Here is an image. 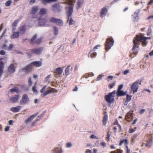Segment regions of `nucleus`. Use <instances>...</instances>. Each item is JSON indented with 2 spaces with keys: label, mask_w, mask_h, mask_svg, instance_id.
<instances>
[{
  "label": "nucleus",
  "mask_w": 153,
  "mask_h": 153,
  "mask_svg": "<svg viewBox=\"0 0 153 153\" xmlns=\"http://www.w3.org/2000/svg\"><path fill=\"white\" fill-rule=\"evenodd\" d=\"M110 153H123V152L122 150L117 149L116 150L111 151Z\"/></svg>",
  "instance_id": "33"
},
{
  "label": "nucleus",
  "mask_w": 153,
  "mask_h": 153,
  "mask_svg": "<svg viewBox=\"0 0 153 153\" xmlns=\"http://www.w3.org/2000/svg\"><path fill=\"white\" fill-rule=\"evenodd\" d=\"M0 54L4 55L5 54V52L3 50H1L0 51Z\"/></svg>",
  "instance_id": "63"
},
{
  "label": "nucleus",
  "mask_w": 153,
  "mask_h": 153,
  "mask_svg": "<svg viewBox=\"0 0 153 153\" xmlns=\"http://www.w3.org/2000/svg\"><path fill=\"white\" fill-rule=\"evenodd\" d=\"M46 20L39 19V20L38 25L40 26L44 25L45 26H47L46 25Z\"/></svg>",
  "instance_id": "19"
},
{
  "label": "nucleus",
  "mask_w": 153,
  "mask_h": 153,
  "mask_svg": "<svg viewBox=\"0 0 153 153\" xmlns=\"http://www.w3.org/2000/svg\"><path fill=\"white\" fill-rule=\"evenodd\" d=\"M123 87V85H120L117 89V90H121L122 89Z\"/></svg>",
  "instance_id": "57"
},
{
  "label": "nucleus",
  "mask_w": 153,
  "mask_h": 153,
  "mask_svg": "<svg viewBox=\"0 0 153 153\" xmlns=\"http://www.w3.org/2000/svg\"><path fill=\"white\" fill-rule=\"evenodd\" d=\"M102 76L101 75H100L97 77V80L98 81L100 80L102 78Z\"/></svg>",
  "instance_id": "56"
},
{
  "label": "nucleus",
  "mask_w": 153,
  "mask_h": 153,
  "mask_svg": "<svg viewBox=\"0 0 153 153\" xmlns=\"http://www.w3.org/2000/svg\"><path fill=\"white\" fill-rule=\"evenodd\" d=\"M127 93V92L126 91L124 92L123 90H117V97H121L125 96L126 94Z\"/></svg>",
  "instance_id": "16"
},
{
  "label": "nucleus",
  "mask_w": 153,
  "mask_h": 153,
  "mask_svg": "<svg viewBox=\"0 0 153 153\" xmlns=\"http://www.w3.org/2000/svg\"><path fill=\"white\" fill-rule=\"evenodd\" d=\"M53 92V90L51 89L48 90L46 91L43 93L42 94H41V97H44L50 93H52Z\"/></svg>",
  "instance_id": "22"
},
{
  "label": "nucleus",
  "mask_w": 153,
  "mask_h": 153,
  "mask_svg": "<svg viewBox=\"0 0 153 153\" xmlns=\"http://www.w3.org/2000/svg\"><path fill=\"white\" fill-rule=\"evenodd\" d=\"M38 114V113H37L34 114H33L30 116L25 121V122L26 123H27L31 121Z\"/></svg>",
  "instance_id": "15"
},
{
  "label": "nucleus",
  "mask_w": 153,
  "mask_h": 153,
  "mask_svg": "<svg viewBox=\"0 0 153 153\" xmlns=\"http://www.w3.org/2000/svg\"><path fill=\"white\" fill-rule=\"evenodd\" d=\"M108 119V116L107 115H105L103 117V125H105L107 123Z\"/></svg>",
  "instance_id": "31"
},
{
  "label": "nucleus",
  "mask_w": 153,
  "mask_h": 153,
  "mask_svg": "<svg viewBox=\"0 0 153 153\" xmlns=\"http://www.w3.org/2000/svg\"><path fill=\"white\" fill-rule=\"evenodd\" d=\"M42 39L41 38H39L36 40V43L35 44H39L41 42Z\"/></svg>",
  "instance_id": "52"
},
{
  "label": "nucleus",
  "mask_w": 153,
  "mask_h": 153,
  "mask_svg": "<svg viewBox=\"0 0 153 153\" xmlns=\"http://www.w3.org/2000/svg\"><path fill=\"white\" fill-rule=\"evenodd\" d=\"M123 143L125 144L127 146L128 144V141L127 139H123L120 141L119 144V146H121Z\"/></svg>",
  "instance_id": "27"
},
{
  "label": "nucleus",
  "mask_w": 153,
  "mask_h": 153,
  "mask_svg": "<svg viewBox=\"0 0 153 153\" xmlns=\"http://www.w3.org/2000/svg\"><path fill=\"white\" fill-rule=\"evenodd\" d=\"M70 74L69 73V70L68 68H66L65 69V74L66 75V76H67Z\"/></svg>",
  "instance_id": "43"
},
{
  "label": "nucleus",
  "mask_w": 153,
  "mask_h": 153,
  "mask_svg": "<svg viewBox=\"0 0 153 153\" xmlns=\"http://www.w3.org/2000/svg\"><path fill=\"white\" fill-rule=\"evenodd\" d=\"M10 91L13 92H16L17 93H19V91L18 88L16 87H15L12 89H11L10 90Z\"/></svg>",
  "instance_id": "34"
},
{
  "label": "nucleus",
  "mask_w": 153,
  "mask_h": 153,
  "mask_svg": "<svg viewBox=\"0 0 153 153\" xmlns=\"http://www.w3.org/2000/svg\"><path fill=\"white\" fill-rule=\"evenodd\" d=\"M28 85L30 86L32 85V82L31 81V77H30L28 79Z\"/></svg>",
  "instance_id": "51"
},
{
  "label": "nucleus",
  "mask_w": 153,
  "mask_h": 153,
  "mask_svg": "<svg viewBox=\"0 0 153 153\" xmlns=\"http://www.w3.org/2000/svg\"><path fill=\"white\" fill-rule=\"evenodd\" d=\"M42 63L40 61H34L29 65V66H40L42 65Z\"/></svg>",
  "instance_id": "13"
},
{
  "label": "nucleus",
  "mask_w": 153,
  "mask_h": 153,
  "mask_svg": "<svg viewBox=\"0 0 153 153\" xmlns=\"http://www.w3.org/2000/svg\"><path fill=\"white\" fill-rule=\"evenodd\" d=\"M152 139L150 138L146 141V144L145 146L147 147L148 148H149L152 146Z\"/></svg>",
  "instance_id": "24"
},
{
  "label": "nucleus",
  "mask_w": 153,
  "mask_h": 153,
  "mask_svg": "<svg viewBox=\"0 0 153 153\" xmlns=\"http://www.w3.org/2000/svg\"><path fill=\"white\" fill-rule=\"evenodd\" d=\"M129 72V70L128 69L125 70L123 72V74L124 75H126Z\"/></svg>",
  "instance_id": "59"
},
{
  "label": "nucleus",
  "mask_w": 153,
  "mask_h": 153,
  "mask_svg": "<svg viewBox=\"0 0 153 153\" xmlns=\"http://www.w3.org/2000/svg\"><path fill=\"white\" fill-rule=\"evenodd\" d=\"M19 21L18 20H15L13 23L12 25L13 29L14 30H15L16 28L15 27H16L18 24V23Z\"/></svg>",
  "instance_id": "32"
},
{
  "label": "nucleus",
  "mask_w": 153,
  "mask_h": 153,
  "mask_svg": "<svg viewBox=\"0 0 153 153\" xmlns=\"http://www.w3.org/2000/svg\"><path fill=\"white\" fill-rule=\"evenodd\" d=\"M0 68V77L1 76L3 72V69L2 68Z\"/></svg>",
  "instance_id": "58"
},
{
  "label": "nucleus",
  "mask_w": 153,
  "mask_h": 153,
  "mask_svg": "<svg viewBox=\"0 0 153 153\" xmlns=\"http://www.w3.org/2000/svg\"><path fill=\"white\" fill-rule=\"evenodd\" d=\"M75 0H68V2L70 5V7L72 5L73 6L74 5L73 3L75 2Z\"/></svg>",
  "instance_id": "40"
},
{
  "label": "nucleus",
  "mask_w": 153,
  "mask_h": 153,
  "mask_svg": "<svg viewBox=\"0 0 153 153\" xmlns=\"http://www.w3.org/2000/svg\"><path fill=\"white\" fill-rule=\"evenodd\" d=\"M108 12V10L106 7H103L101 10L100 16L102 18L104 17Z\"/></svg>",
  "instance_id": "10"
},
{
  "label": "nucleus",
  "mask_w": 153,
  "mask_h": 153,
  "mask_svg": "<svg viewBox=\"0 0 153 153\" xmlns=\"http://www.w3.org/2000/svg\"><path fill=\"white\" fill-rule=\"evenodd\" d=\"M29 101V98L28 96L25 94H24L20 101V104L21 105H24L27 103Z\"/></svg>",
  "instance_id": "7"
},
{
  "label": "nucleus",
  "mask_w": 153,
  "mask_h": 153,
  "mask_svg": "<svg viewBox=\"0 0 153 153\" xmlns=\"http://www.w3.org/2000/svg\"><path fill=\"white\" fill-rule=\"evenodd\" d=\"M57 0H41V1L42 3L43 4L45 5L47 3L56 1Z\"/></svg>",
  "instance_id": "26"
},
{
  "label": "nucleus",
  "mask_w": 153,
  "mask_h": 153,
  "mask_svg": "<svg viewBox=\"0 0 153 153\" xmlns=\"http://www.w3.org/2000/svg\"><path fill=\"white\" fill-rule=\"evenodd\" d=\"M83 0H78L77 1V9H78L82 5V4L83 3Z\"/></svg>",
  "instance_id": "29"
},
{
  "label": "nucleus",
  "mask_w": 153,
  "mask_h": 153,
  "mask_svg": "<svg viewBox=\"0 0 153 153\" xmlns=\"http://www.w3.org/2000/svg\"><path fill=\"white\" fill-rule=\"evenodd\" d=\"M19 96L18 95H15L11 97L10 98L9 101L12 103L15 102H17L19 98Z\"/></svg>",
  "instance_id": "11"
},
{
  "label": "nucleus",
  "mask_w": 153,
  "mask_h": 153,
  "mask_svg": "<svg viewBox=\"0 0 153 153\" xmlns=\"http://www.w3.org/2000/svg\"><path fill=\"white\" fill-rule=\"evenodd\" d=\"M50 22L55 23L60 26L63 25V23L62 20L55 18L53 17L50 18L49 20Z\"/></svg>",
  "instance_id": "5"
},
{
  "label": "nucleus",
  "mask_w": 153,
  "mask_h": 153,
  "mask_svg": "<svg viewBox=\"0 0 153 153\" xmlns=\"http://www.w3.org/2000/svg\"><path fill=\"white\" fill-rule=\"evenodd\" d=\"M12 3V1L11 0H9L6 1L5 4L7 7L9 6Z\"/></svg>",
  "instance_id": "41"
},
{
  "label": "nucleus",
  "mask_w": 153,
  "mask_h": 153,
  "mask_svg": "<svg viewBox=\"0 0 153 153\" xmlns=\"http://www.w3.org/2000/svg\"><path fill=\"white\" fill-rule=\"evenodd\" d=\"M15 30H12L13 34L11 35V37L12 38L15 39L18 38L19 35V31H15Z\"/></svg>",
  "instance_id": "17"
},
{
  "label": "nucleus",
  "mask_w": 153,
  "mask_h": 153,
  "mask_svg": "<svg viewBox=\"0 0 153 153\" xmlns=\"http://www.w3.org/2000/svg\"><path fill=\"white\" fill-rule=\"evenodd\" d=\"M62 70L61 68H57L56 69L55 72L58 73L59 74H61L62 73Z\"/></svg>",
  "instance_id": "37"
},
{
  "label": "nucleus",
  "mask_w": 153,
  "mask_h": 153,
  "mask_svg": "<svg viewBox=\"0 0 153 153\" xmlns=\"http://www.w3.org/2000/svg\"><path fill=\"white\" fill-rule=\"evenodd\" d=\"M72 146V144L70 143H66V146L67 148H69Z\"/></svg>",
  "instance_id": "55"
},
{
  "label": "nucleus",
  "mask_w": 153,
  "mask_h": 153,
  "mask_svg": "<svg viewBox=\"0 0 153 153\" xmlns=\"http://www.w3.org/2000/svg\"><path fill=\"white\" fill-rule=\"evenodd\" d=\"M145 111V109H142L140 111V113L141 114H142Z\"/></svg>",
  "instance_id": "61"
},
{
  "label": "nucleus",
  "mask_w": 153,
  "mask_h": 153,
  "mask_svg": "<svg viewBox=\"0 0 153 153\" xmlns=\"http://www.w3.org/2000/svg\"><path fill=\"white\" fill-rule=\"evenodd\" d=\"M62 8V7L58 4H54L52 7V10L55 12H59L60 11Z\"/></svg>",
  "instance_id": "8"
},
{
  "label": "nucleus",
  "mask_w": 153,
  "mask_h": 153,
  "mask_svg": "<svg viewBox=\"0 0 153 153\" xmlns=\"http://www.w3.org/2000/svg\"><path fill=\"white\" fill-rule=\"evenodd\" d=\"M39 10V7L38 6H34L32 7L30 11V13L31 14H35Z\"/></svg>",
  "instance_id": "14"
},
{
  "label": "nucleus",
  "mask_w": 153,
  "mask_h": 153,
  "mask_svg": "<svg viewBox=\"0 0 153 153\" xmlns=\"http://www.w3.org/2000/svg\"><path fill=\"white\" fill-rule=\"evenodd\" d=\"M139 81L138 80L135 81L131 85V90L133 91V93L136 92L138 88Z\"/></svg>",
  "instance_id": "6"
},
{
  "label": "nucleus",
  "mask_w": 153,
  "mask_h": 153,
  "mask_svg": "<svg viewBox=\"0 0 153 153\" xmlns=\"http://www.w3.org/2000/svg\"><path fill=\"white\" fill-rule=\"evenodd\" d=\"M138 120V119L137 118H136V119H135L134 121H133V122L132 123V125H134L137 122V121Z\"/></svg>",
  "instance_id": "62"
},
{
  "label": "nucleus",
  "mask_w": 153,
  "mask_h": 153,
  "mask_svg": "<svg viewBox=\"0 0 153 153\" xmlns=\"http://www.w3.org/2000/svg\"><path fill=\"white\" fill-rule=\"evenodd\" d=\"M51 76V75H48L45 78V81L46 82H47V81H48L49 80V78H50Z\"/></svg>",
  "instance_id": "54"
},
{
  "label": "nucleus",
  "mask_w": 153,
  "mask_h": 153,
  "mask_svg": "<svg viewBox=\"0 0 153 153\" xmlns=\"http://www.w3.org/2000/svg\"><path fill=\"white\" fill-rule=\"evenodd\" d=\"M73 6L71 5L69 8H68V11L67 13L68 15V21L70 25H74L75 23V22L70 16H71L73 12Z\"/></svg>",
  "instance_id": "3"
},
{
  "label": "nucleus",
  "mask_w": 153,
  "mask_h": 153,
  "mask_svg": "<svg viewBox=\"0 0 153 153\" xmlns=\"http://www.w3.org/2000/svg\"><path fill=\"white\" fill-rule=\"evenodd\" d=\"M32 68H24L22 70L26 73L27 74L32 70Z\"/></svg>",
  "instance_id": "28"
},
{
  "label": "nucleus",
  "mask_w": 153,
  "mask_h": 153,
  "mask_svg": "<svg viewBox=\"0 0 153 153\" xmlns=\"http://www.w3.org/2000/svg\"><path fill=\"white\" fill-rule=\"evenodd\" d=\"M37 35L35 34L34 35L33 37L31 38L30 40V43L32 44H35L36 41L37 40L36 38Z\"/></svg>",
  "instance_id": "25"
},
{
  "label": "nucleus",
  "mask_w": 153,
  "mask_h": 153,
  "mask_svg": "<svg viewBox=\"0 0 153 153\" xmlns=\"http://www.w3.org/2000/svg\"><path fill=\"white\" fill-rule=\"evenodd\" d=\"M13 47V45L12 44H10L8 47L5 44H4L2 48L4 49L10 50H11Z\"/></svg>",
  "instance_id": "23"
},
{
  "label": "nucleus",
  "mask_w": 153,
  "mask_h": 153,
  "mask_svg": "<svg viewBox=\"0 0 153 153\" xmlns=\"http://www.w3.org/2000/svg\"><path fill=\"white\" fill-rule=\"evenodd\" d=\"M126 95V101L125 102H126V103H127L131 100L132 96L129 95L128 94H127Z\"/></svg>",
  "instance_id": "35"
},
{
  "label": "nucleus",
  "mask_w": 153,
  "mask_h": 153,
  "mask_svg": "<svg viewBox=\"0 0 153 153\" xmlns=\"http://www.w3.org/2000/svg\"><path fill=\"white\" fill-rule=\"evenodd\" d=\"M100 47V45H97L94 46L93 48V49H92L94 50V51H95L96 49H98Z\"/></svg>",
  "instance_id": "49"
},
{
  "label": "nucleus",
  "mask_w": 153,
  "mask_h": 153,
  "mask_svg": "<svg viewBox=\"0 0 153 153\" xmlns=\"http://www.w3.org/2000/svg\"><path fill=\"white\" fill-rule=\"evenodd\" d=\"M42 48H34L31 50V53L38 55L40 54L42 52Z\"/></svg>",
  "instance_id": "9"
},
{
  "label": "nucleus",
  "mask_w": 153,
  "mask_h": 153,
  "mask_svg": "<svg viewBox=\"0 0 153 153\" xmlns=\"http://www.w3.org/2000/svg\"><path fill=\"white\" fill-rule=\"evenodd\" d=\"M110 134H109L108 132L107 133V136L106 137L107 140H106L108 142H109L110 141Z\"/></svg>",
  "instance_id": "47"
},
{
  "label": "nucleus",
  "mask_w": 153,
  "mask_h": 153,
  "mask_svg": "<svg viewBox=\"0 0 153 153\" xmlns=\"http://www.w3.org/2000/svg\"><path fill=\"white\" fill-rule=\"evenodd\" d=\"M36 87L35 86H33L32 88V91L34 93H37V91L36 89Z\"/></svg>",
  "instance_id": "48"
},
{
  "label": "nucleus",
  "mask_w": 153,
  "mask_h": 153,
  "mask_svg": "<svg viewBox=\"0 0 153 153\" xmlns=\"http://www.w3.org/2000/svg\"><path fill=\"white\" fill-rule=\"evenodd\" d=\"M26 30L25 26L24 25L19 27V30H20V33L22 34H23L25 32Z\"/></svg>",
  "instance_id": "30"
},
{
  "label": "nucleus",
  "mask_w": 153,
  "mask_h": 153,
  "mask_svg": "<svg viewBox=\"0 0 153 153\" xmlns=\"http://www.w3.org/2000/svg\"><path fill=\"white\" fill-rule=\"evenodd\" d=\"M133 20L134 21H137L138 19V13L135 12L133 16Z\"/></svg>",
  "instance_id": "36"
},
{
  "label": "nucleus",
  "mask_w": 153,
  "mask_h": 153,
  "mask_svg": "<svg viewBox=\"0 0 153 153\" xmlns=\"http://www.w3.org/2000/svg\"><path fill=\"white\" fill-rule=\"evenodd\" d=\"M138 136L137 134H134L132 137H131V141L132 142H134V141L135 139Z\"/></svg>",
  "instance_id": "45"
},
{
  "label": "nucleus",
  "mask_w": 153,
  "mask_h": 153,
  "mask_svg": "<svg viewBox=\"0 0 153 153\" xmlns=\"http://www.w3.org/2000/svg\"><path fill=\"white\" fill-rule=\"evenodd\" d=\"M115 82L112 83L111 84H109L108 85V87L109 88H110V89H111L113 88L114 86L115 85Z\"/></svg>",
  "instance_id": "44"
},
{
  "label": "nucleus",
  "mask_w": 153,
  "mask_h": 153,
  "mask_svg": "<svg viewBox=\"0 0 153 153\" xmlns=\"http://www.w3.org/2000/svg\"><path fill=\"white\" fill-rule=\"evenodd\" d=\"M114 43L113 39L111 37L108 38L106 39L105 48L106 50H108L113 46Z\"/></svg>",
  "instance_id": "4"
},
{
  "label": "nucleus",
  "mask_w": 153,
  "mask_h": 153,
  "mask_svg": "<svg viewBox=\"0 0 153 153\" xmlns=\"http://www.w3.org/2000/svg\"><path fill=\"white\" fill-rule=\"evenodd\" d=\"M116 94L115 91L109 93L108 94L105 96V99L107 102L111 103L114 101V97Z\"/></svg>",
  "instance_id": "2"
},
{
  "label": "nucleus",
  "mask_w": 153,
  "mask_h": 153,
  "mask_svg": "<svg viewBox=\"0 0 153 153\" xmlns=\"http://www.w3.org/2000/svg\"><path fill=\"white\" fill-rule=\"evenodd\" d=\"M40 118L39 119H36L34 121H33L32 123V126H33L36 123L39 121L40 120Z\"/></svg>",
  "instance_id": "53"
},
{
  "label": "nucleus",
  "mask_w": 153,
  "mask_h": 153,
  "mask_svg": "<svg viewBox=\"0 0 153 153\" xmlns=\"http://www.w3.org/2000/svg\"><path fill=\"white\" fill-rule=\"evenodd\" d=\"M97 53L93 50H91L88 54V56L89 57L94 58L96 56Z\"/></svg>",
  "instance_id": "18"
},
{
  "label": "nucleus",
  "mask_w": 153,
  "mask_h": 153,
  "mask_svg": "<svg viewBox=\"0 0 153 153\" xmlns=\"http://www.w3.org/2000/svg\"><path fill=\"white\" fill-rule=\"evenodd\" d=\"M101 145L102 146L104 147H105L106 146V143L104 142H102L101 143Z\"/></svg>",
  "instance_id": "60"
},
{
  "label": "nucleus",
  "mask_w": 153,
  "mask_h": 153,
  "mask_svg": "<svg viewBox=\"0 0 153 153\" xmlns=\"http://www.w3.org/2000/svg\"><path fill=\"white\" fill-rule=\"evenodd\" d=\"M126 147L127 148L126 152L127 153H130V150L128 149V146L127 145L126 146Z\"/></svg>",
  "instance_id": "64"
},
{
  "label": "nucleus",
  "mask_w": 153,
  "mask_h": 153,
  "mask_svg": "<svg viewBox=\"0 0 153 153\" xmlns=\"http://www.w3.org/2000/svg\"><path fill=\"white\" fill-rule=\"evenodd\" d=\"M8 70L11 73H14L15 71V68H8Z\"/></svg>",
  "instance_id": "38"
},
{
  "label": "nucleus",
  "mask_w": 153,
  "mask_h": 153,
  "mask_svg": "<svg viewBox=\"0 0 153 153\" xmlns=\"http://www.w3.org/2000/svg\"><path fill=\"white\" fill-rule=\"evenodd\" d=\"M47 87L46 85L44 86L40 90V92L41 93H43V91L45 90Z\"/></svg>",
  "instance_id": "50"
},
{
  "label": "nucleus",
  "mask_w": 153,
  "mask_h": 153,
  "mask_svg": "<svg viewBox=\"0 0 153 153\" xmlns=\"http://www.w3.org/2000/svg\"><path fill=\"white\" fill-rule=\"evenodd\" d=\"M136 127H135V128L134 129L131 128H130L129 130V133H132L133 132H134L136 130Z\"/></svg>",
  "instance_id": "42"
},
{
  "label": "nucleus",
  "mask_w": 153,
  "mask_h": 153,
  "mask_svg": "<svg viewBox=\"0 0 153 153\" xmlns=\"http://www.w3.org/2000/svg\"><path fill=\"white\" fill-rule=\"evenodd\" d=\"M20 108V106L12 107L10 108V111L14 112H17L19 111Z\"/></svg>",
  "instance_id": "21"
},
{
  "label": "nucleus",
  "mask_w": 153,
  "mask_h": 153,
  "mask_svg": "<svg viewBox=\"0 0 153 153\" xmlns=\"http://www.w3.org/2000/svg\"><path fill=\"white\" fill-rule=\"evenodd\" d=\"M62 152L61 150H59L58 148L56 149L55 150H53V153H62Z\"/></svg>",
  "instance_id": "39"
},
{
  "label": "nucleus",
  "mask_w": 153,
  "mask_h": 153,
  "mask_svg": "<svg viewBox=\"0 0 153 153\" xmlns=\"http://www.w3.org/2000/svg\"><path fill=\"white\" fill-rule=\"evenodd\" d=\"M47 12V9L45 8H41L39 12V14L40 15H44L46 14Z\"/></svg>",
  "instance_id": "20"
},
{
  "label": "nucleus",
  "mask_w": 153,
  "mask_h": 153,
  "mask_svg": "<svg viewBox=\"0 0 153 153\" xmlns=\"http://www.w3.org/2000/svg\"><path fill=\"white\" fill-rule=\"evenodd\" d=\"M53 30L54 34L55 35H57L58 33L57 28L56 27H53Z\"/></svg>",
  "instance_id": "46"
},
{
  "label": "nucleus",
  "mask_w": 153,
  "mask_h": 153,
  "mask_svg": "<svg viewBox=\"0 0 153 153\" xmlns=\"http://www.w3.org/2000/svg\"><path fill=\"white\" fill-rule=\"evenodd\" d=\"M133 114L129 112L127 114L125 117V119L128 121H130L133 119Z\"/></svg>",
  "instance_id": "12"
},
{
  "label": "nucleus",
  "mask_w": 153,
  "mask_h": 153,
  "mask_svg": "<svg viewBox=\"0 0 153 153\" xmlns=\"http://www.w3.org/2000/svg\"><path fill=\"white\" fill-rule=\"evenodd\" d=\"M150 37H146L143 36H137L136 38L134 39L133 42L134 46L132 48V51L133 52L134 54L136 55L137 54L139 50L138 46L137 45V42L141 40L142 41V44L144 45H146V42L145 40L147 39H149Z\"/></svg>",
  "instance_id": "1"
}]
</instances>
